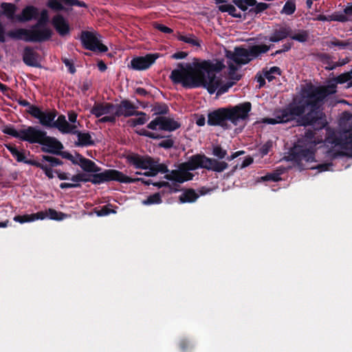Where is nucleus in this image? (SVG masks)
Returning a JSON list of instances; mask_svg holds the SVG:
<instances>
[{
    "label": "nucleus",
    "mask_w": 352,
    "mask_h": 352,
    "mask_svg": "<svg viewBox=\"0 0 352 352\" xmlns=\"http://www.w3.org/2000/svg\"><path fill=\"white\" fill-rule=\"evenodd\" d=\"M323 104L316 86L310 84L302 89L300 98H294L292 102L275 113L280 124L295 120L298 126H312L319 131L328 124L327 116L320 109Z\"/></svg>",
    "instance_id": "nucleus-1"
},
{
    "label": "nucleus",
    "mask_w": 352,
    "mask_h": 352,
    "mask_svg": "<svg viewBox=\"0 0 352 352\" xmlns=\"http://www.w3.org/2000/svg\"><path fill=\"white\" fill-rule=\"evenodd\" d=\"M221 69L209 60L196 63L195 67L190 63H179L177 67L171 72L170 79L173 84H182L187 89L203 87L212 94L222 82L221 78L214 73Z\"/></svg>",
    "instance_id": "nucleus-2"
},
{
    "label": "nucleus",
    "mask_w": 352,
    "mask_h": 352,
    "mask_svg": "<svg viewBox=\"0 0 352 352\" xmlns=\"http://www.w3.org/2000/svg\"><path fill=\"white\" fill-rule=\"evenodd\" d=\"M251 109L252 104L250 102L219 108L208 113L207 123L210 126H219L223 129H229L230 124L228 121L236 126L240 120H245L248 118Z\"/></svg>",
    "instance_id": "nucleus-3"
},
{
    "label": "nucleus",
    "mask_w": 352,
    "mask_h": 352,
    "mask_svg": "<svg viewBox=\"0 0 352 352\" xmlns=\"http://www.w3.org/2000/svg\"><path fill=\"white\" fill-rule=\"evenodd\" d=\"M49 22L48 11L42 10L40 17L31 29L17 28L8 31L6 34L16 41L23 40L28 43H43L49 41L52 36L50 28L45 27Z\"/></svg>",
    "instance_id": "nucleus-4"
},
{
    "label": "nucleus",
    "mask_w": 352,
    "mask_h": 352,
    "mask_svg": "<svg viewBox=\"0 0 352 352\" xmlns=\"http://www.w3.org/2000/svg\"><path fill=\"white\" fill-rule=\"evenodd\" d=\"M228 164L225 161L210 158L204 154L192 155L189 160L180 164V169L184 170H195L198 168H205L217 173H222L228 168Z\"/></svg>",
    "instance_id": "nucleus-5"
},
{
    "label": "nucleus",
    "mask_w": 352,
    "mask_h": 352,
    "mask_svg": "<svg viewBox=\"0 0 352 352\" xmlns=\"http://www.w3.org/2000/svg\"><path fill=\"white\" fill-rule=\"evenodd\" d=\"M4 134L9 135L17 138L21 141L27 142L30 144H38L45 135L46 131L36 126L22 125L20 130L15 129L13 125H6L2 129Z\"/></svg>",
    "instance_id": "nucleus-6"
},
{
    "label": "nucleus",
    "mask_w": 352,
    "mask_h": 352,
    "mask_svg": "<svg viewBox=\"0 0 352 352\" xmlns=\"http://www.w3.org/2000/svg\"><path fill=\"white\" fill-rule=\"evenodd\" d=\"M90 182L93 184H100L111 181L123 184H132L141 181L146 185L151 184V180L144 181L142 178H132L116 169H106L101 173H94V174L90 177Z\"/></svg>",
    "instance_id": "nucleus-7"
},
{
    "label": "nucleus",
    "mask_w": 352,
    "mask_h": 352,
    "mask_svg": "<svg viewBox=\"0 0 352 352\" xmlns=\"http://www.w3.org/2000/svg\"><path fill=\"white\" fill-rule=\"evenodd\" d=\"M346 82L347 88L352 87V69L346 72L342 73L336 77L330 78L327 83L323 85L316 86L317 94L320 95L324 102L326 99L338 91V85Z\"/></svg>",
    "instance_id": "nucleus-8"
},
{
    "label": "nucleus",
    "mask_w": 352,
    "mask_h": 352,
    "mask_svg": "<svg viewBox=\"0 0 352 352\" xmlns=\"http://www.w3.org/2000/svg\"><path fill=\"white\" fill-rule=\"evenodd\" d=\"M80 40L82 47L86 50L100 53L108 51V47L102 43L98 37V34L93 32L82 31Z\"/></svg>",
    "instance_id": "nucleus-9"
},
{
    "label": "nucleus",
    "mask_w": 352,
    "mask_h": 352,
    "mask_svg": "<svg viewBox=\"0 0 352 352\" xmlns=\"http://www.w3.org/2000/svg\"><path fill=\"white\" fill-rule=\"evenodd\" d=\"M180 127V122L166 116H157L147 124V128L149 129L168 132L174 131Z\"/></svg>",
    "instance_id": "nucleus-10"
},
{
    "label": "nucleus",
    "mask_w": 352,
    "mask_h": 352,
    "mask_svg": "<svg viewBox=\"0 0 352 352\" xmlns=\"http://www.w3.org/2000/svg\"><path fill=\"white\" fill-rule=\"evenodd\" d=\"M314 151L310 148H304L302 146L296 145L289 151L288 160L292 161L300 165L302 160L307 162L314 161Z\"/></svg>",
    "instance_id": "nucleus-11"
},
{
    "label": "nucleus",
    "mask_w": 352,
    "mask_h": 352,
    "mask_svg": "<svg viewBox=\"0 0 352 352\" xmlns=\"http://www.w3.org/2000/svg\"><path fill=\"white\" fill-rule=\"evenodd\" d=\"M344 115H346L348 118L343 128V137L335 138L332 143L340 145L344 149H352V115L348 112H344Z\"/></svg>",
    "instance_id": "nucleus-12"
},
{
    "label": "nucleus",
    "mask_w": 352,
    "mask_h": 352,
    "mask_svg": "<svg viewBox=\"0 0 352 352\" xmlns=\"http://www.w3.org/2000/svg\"><path fill=\"white\" fill-rule=\"evenodd\" d=\"M27 112L38 119L41 125L49 128H52L54 119L57 116L56 110L43 111L38 107H32L30 110H27Z\"/></svg>",
    "instance_id": "nucleus-13"
},
{
    "label": "nucleus",
    "mask_w": 352,
    "mask_h": 352,
    "mask_svg": "<svg viewBox=\"0 0 352 352\" xmlns=\"http://www.w3.org/2000/svg\"><path fill=\"white\" fill-rule=\"evenodd\" d=\"M226 57L238 65H246L251 61L248 48L236 47L234 51H226Z\"/></svg>",
    "instance_id": "nucleus-14"
},
{
    "label": "nucleus",
    "mask_w": 352,
    "mask_h": 352,
    "mask_svg": "<svg viewBox=\"0 0 352 352\" xmlns=\"http://www.w3.org/2000/svg\"><path fill=\"white\" fill-rule=\"evenodd\" d=\"M41 145V151L43 153L56 155L60 150L64 148L63 144L56 138L49 136L45 133L41 141L39 143Z\"/></svg>",
    "instance_id": "nucleus-15"
},
{
    "label": "nucleus",
    "mask_w": 352,
    "mask_h": 352,
    "mask_svg": "<svg viewBox=\"0 0 352 352\" xmlns=\"http://www.w3.org/2000/svg\"><path fill=\"white\" fill-rule=\"evenodd\" d=\"M136 109L137 107L132 104L131 101L122 100L120 104L115 105L116 116L128 118L133 116L145 115L144 112L136 111Z\"/></svg>",
    "instance_id": "nucleus-16"
},
{
    "label": "nucleus",
    "mask_w": 352,
    "mask_h": 352,
    "mask_svg": "<svg viewBox=\"0 0 352 352\" xmlns=\"http://www.w3.org/2000/svg\"><path fill=\"white\" fill-rule=\"evenodd\" d=\"M159 57L158 54H148L144 56H137L131 60V67L134 70L148 69Z\"/></svg>",
    "instance_id": "nucleus-17"
},
{
    "label": "nucleus",
    "mask_w": 352,
    "mask_h": 352,
    "mask_svg": "<svg viewBox=\"0 0 352 352\" xmlns=\"http://www.w3.org/2000/svg\"><path fill=\"white\" fill-rule=\"evenodd\" d=\"M129 164L136 168L146 170L153 163V158L149 155H140L138 153H131L126 157Z\"/></svg>",
    "instance_id": "nucleus-18"
},
{
    "label": "nucleus",
    "mask_w": 352,
    "mask_h": 352,
    "mask_svg": "<svg viewBox=\"0 0 352 352\" xmlns=\"http://www.w3.org/2000/svg\"><path fill=\"white\" fill-rule=\"evenodd\" d=\"M61 3L69 6L87 8V5L84 1L79 0H48L47 6L55 11L66 10Z\"/></svg>",
    "instance_id": "nucleus-19"
},
{
    "label": "nucleus",
    "mask_w": 352,
    "mask_h": 352,
    "mask_svg": "<svg viewBox=\"0 0 352 352\" xmlns=\"http://www.w3.org/2000/svg\"><path fill=\"white\" fill-rule=\"evenodd\" d=\"M52 23L60 36H65L70 33V27L63 15L58 14L52 20Z\"/></svg>",
    "instance_id": "nucleus-20"
},
{
    "label": "nucleus",
    "mask_w": 352,
    "mask_h": 352,
    "mask_svg": "<svg viewBox=\"0 0 352 352\" xmlns=\"http://www.w3.org/2000/svg\"><path fill=\"white\" fill-rule=\"evenodd\" d=\"M39 55L36 52L32 47L26 46L23 52V63L30 67H40L41 65L38 63Z\"/></svg>",
    "instance_id": "nucleus-21"
},
{
    "label": "nucleus",
    "mask_w": 352,
    "mask_h": 352,
    "mask_svg": "<svg viewBox=\"0 0 352 352\" xmlns=\"http://www.w3.org/2000/svg\"><path fill=\"white\" fill-rule=\"evenodd\" d=\"M77 164L81 168L88 173H98L100 172L102 168L97 166L96 164L92 160L83 157L81 154L76 153Z\"/></svg>",
    "instance_id": "nucleus-22"
},
{
    "label": "nucleus",
    "mask_w": 352,
    "mask_h": 352,
    "mask_svg": "<svg viewBox=\"0 0 352 352\" xmlns=\"http://www.w3.org/2000/svg\"><path fill=\"white\" fill-rule=\"evenodd\" d=\"M292 30L289 26H280L279 28L274 29L269 36L268 40L272 43H278L283 39L289 37Z\"/></svg>",
    "instance_id": "nucleus-23"
},
{
    "label": "nucleus",
    "mask_w": 352,
    "mask_h": 352,
    "mask_svg": "<svg viewBox=\"0 0 352 352\" xmlns=\"http://www.w3.org/2000/svg\"><path fill=\"white\" fill-rule=\"evenodd\" d=\"M115 111V104L109 102L96 103L91 109V113L96 118L111 113Z\"/></svg>",
    "instance_id": "nucleus-24"
},
{
    "label": "nucleus",
    "mask_w": 352,
    "mask_h": 352,
    "mask_svg": "<svg viewBox=\"0 0 352 352\" xmlns=\"http://www.w3.org/2000/svg\"><path fill=\"white\" fill-rule=\"evenodd\" d=\"M38 15V10L33 6L25 7L20 15L16 16V19L20 22H26L36 19Z\"/></svg>",
    "instance_id": "nucleus-25"
},
{
    "label": "nucleus",
    "mask_w": 352,
    "mask_h": 352,
    "mask_svg": "<svg viewBox=\"0 0 352 352\" xmlns=\"http://www.w3.org/2000/svg\"><path fill=\"white\" fill-rule=\"evenodd\" d=\"M266 44L254 45L249 46L248 50L251 57V60L260 58L263 54L267 52Z\"/></svg>",
    "instance_id": "nucleus-26"
},
{
    "label": "nucleus",
    "mask_w": 352,
    "mask_h": 352,
    "mask_svg": "<svg viewBox=\"0 0 352 352\" xmlns=\"http://www.w3.org/2000/svg\"><path fill=\"white\" fill-rule=\"evenodd\" d=\"M1 8L3 11L0 12V15L3 14L10 20L16 19L15 12L17 8L14 4L3 2L1 3Z\"/></svg>",
    "instance_id": "nucleus-27"
},
{
    "label": "nucleus",
    "mask_w": 352,
    "mask_h": 352,
    "mask_svg": "<svg viewBox=\"0 0 352 352\" xmlns=\"http://www.w3.org/2000/svg\"><path fill=\"white\" fill-rule=\"evenodd\" d=\"M78 142H75V145L77 146H93L95 144L94 141L92 140V138L89 132L78 133Z\"/></svg>",
    "instance_id": "nucleus-28"
},
{
    "label": "nucleus",
    "mask_w": 352,
    "mask_h": 352,
    "mask_svg": "<svg viewBox=\"0 0 352 352\" xmlns=\"http://www.w3.org/2000/svg\"><path fill=\"white\" fill-rule=\"evenodd\" d=\"M199 197L195 190L188 188L179 196V201L182 203H192L195 201Z\"/></svg>",
    "instance_id": "nucleus-29"
},
{
    "label": "nucleus",
    "mask_w": 352,
    "mask_h": 352,
    "mask_svg": "<svg viewBox=\"0 0 352 352\" xmlns=\"http://www.w3.org/2000/svg\"><path fill=\"white\" fill-rule=\"evenodd\" d=\"M327 46L329 47H338L339 50H350L352 47V40L348 39L346 41H340L337 38L327 43Z\"/></svg>",
    "instance_id": "nucleus-30"
},
{
    "label": "nucleus",
    "mask_w": 352,
    "mask_h": 352,
    "mask_svg": "<svg viewBox=\"0 0 352 352\" xmlns=\"http://www.w3.org/2000/svg\"><path fill=\"white\" fill-rule=\"evenodd\" d=\"M52 127L56 128L60 132L65 134V131L69 126V122L66 120L64 115H60L56 121H54Z\"/></svg>",
    "instance_id": "nucleus-31"
},
{
    "label": "nucleus",
    "mask_w": 352,
    "mask_h": 352,
    "mask_svg": "<svg viewBox=\"0 0 352 352\" xmlns=\"http://www.w3.org/2000/svg\"><path fill=\"white\" fill-rule=\"evenodd\" d=\"M182 173L181 169L179 170H173L169 174H166L164 175V178L167 180L173 181L177 183H184L185 182V179L182 178Z\"/></svg>",
    "instance_id": "nucleus-32"
},
{
    "label": "nucleus",
    "mask_w": 352,
    "mask_h": 352,
    "mask_svg": "<svg viewBox=\"0 0 352 352\" xmlns=\"http://www.w3.org/2000/svg\"><path fill=\"white\" fill-rule=\"evenodd\" d=\"M162 202V199L160 192H155L151 195H149L146 199L142 201V204L145 206L160 204Z\"/></svg>",
    "instance_id": "nucleus-33"
},
{
    "label": "nucleus",
    "mask_w": 352,
    "mask_h": 352,
    "mask_svg": "<svg viewBox=\"0 0 352 352\" xmlns=\"http://www.w3.org/2000/svg\"><path fill=\"white\" fill-rule=\"evenodd\" d=\"M137 133L140 135L145 136V137L153 139V140H160V139H162L164 138H170L171 136V135H168V136L162 135L157 133L148 131L144 129H142Z\"/></svg>",
    "instance_id": "nucleus-34"
},
{
    "label": "nucleus",
    "mask_w": 352,
    "mask_h": 352,
    "mask_svg": "<svg viewBox=\"0 0 352 352\" xmlns=\"http://www.w3.org/2000/svg\"><path fill=\"white\" fill-rule=\"evenodd\" d=\"M289 38H291L292 40L297 41L300 43H305L307 41L309 38V32L307 30H300L298 33L292 34V33H290Z\"/></svg>",
    "instance_id": "nucleus-35"
},
{
    "label": "nucleus",
    "mask_w": 352,
    "mask_h": 352,
    "mask_svg": "<svg viewBox=\"0 0 352 352\" xmlns=\"http://www.w3.org/2000/svg\"><path fill=\"white\" fill-rule=\"evenodd\" d=\"M212 154L217 158V160H223L227 156V151L220 145H214L212 148Z\"/></svg>",
    "instance_id": "nucleus-36"
},
{
    "label": "nucleus",
    "mask_w": 352,
    "mask_h": 352,
    "mask_svg": "<svg viewBox=\"0 0 352 352\" xmlns=\"http://www.w3.org/2000/svg\"><path fill=\"white\" fill-rule=\"evenodd\" d=\"M47 217H49L50 219L56 220V221H60L64 219L67 214L62 212H58L54 209L49 208L47 210Z\"/></svg>",
    "instance_id": "nucleus-37"
},
{
    "label": "nucleus",
    "mask_w": 352,
    "mask_h": 352,
    "mask_svg": "<svg viewBox=\"0 0 352 352\" xmlns=\"http://www.w3.org/2000/svg\"><path fill=\"white\" fill-rule=\"evenodd\" d=\"M153 111L156 115H166L169 112V108L165 103L157 102L155 104Z\"/></svg>",
    "instance_id": "nucleus-38"
},
{
    "label": "nucleus",
    "mask_w": 352,
    "mask_h": 352,
    "mask_svg": "<svg viewBox=\"0 0 352 352\" xmlns=\"http://www.w3.org/2000/svg\"><path fill=\"white\" fill-rule=\"evenodd\" d=\"M264 76L268 80V81H272L274 79L273 74L280 76L281 74V70L278 67L274 66L269 70L263 71Z\"/></svg>",
    "instance_id": "nucleus-39"
},
{
    "label": "nucleus",
    "mask_w": 352,
    "mask_h": 352,
    "mask_svg": "<svg viewBox=\"0 0 352 352\" xmlns=\"http://www.w3.org/2000/svg\"><path fill=\"white\" fill-rule=\"evenodd\" d=\"M270 5L266 3L260 2L254 4L252 8L249 10V13H254L256 14H260L267 10L269 8Z\"/></svg>",
    "instance_id": "nucleus-40"
},
{
    "label": "nucleus",
    "mask_w": 352,
    "mask_h": 352,
    "mask_svg": "<svg viewBox=\"0 0 352 352\" xmlns=\"http://www.w3.org/2000/svg\"><path fill=\"white\" fill-rule=\"evenodd\" d=\"M42 161L49 162L50 166L52 168L63 165V161H61L60 159L50 155H43Z\"/></svg>",
    "instance_id": "nucleus-41"
},
{
    "label": "nucleus",
    "mask_w": 352,
    "mask_h": 352,
    "mask_svg": "<svg viewBox=\"0 0 352 352\" xmlns=\"http://www.w3.org/2000/svg\"><path fill=\"white\" fill-rule=\"evenodd\" d=\"M140 116L137 118L130 119L128 120V124L131 127H135L137 125H142L145 124L148 120L146 118V114L145 115H140Z\"/></svg>",
    "instance_id": "nucleus-42"
},
{
    "label": "nucleus",
    "mask_w": 352,
    "mask_h": 352,
    "mask_svg": "<svg viewBox=\"0 0 352 352\" xmlns=\"http://www.w3.org/2000/svg\"><path fill=\"white\" fill-rule=\"evenodd\" d=\"M178 40L190 44L193 46H200L199 41L197 38H195L194 36H187L184 35H179L178 36Z\"/></svg>",
    "instance_id": "nucleus-43"
},
{
    "label": "nucleus",
    "mask_w": 352,
    "mask_h": 352,
    "mask_svg": "<svg viewBox=\"0 0 352 352\" xmlns=\"http://www.w3.org/2000/svg\"><path fill=\"white\" fill-rule=\"evenodd\" d=\"M295 10H296L295 3L292 1H287L285 3L281 12L285 13L287 15H291L294 13Z\"/></svg>",
    "instance_id": "nucleus-44"
},
{
    "label": "nucleus",
    "mask_w": 352,
    "mask_h": 352,
    "mask_svg": "<svg viewBox=\"0 0 352 352\" xmlns=\"http://www.w3.org/2000/svg\"><path fill=\"white\" fill-rule=\"evenodd\" d=\"M70 179L75 182L74 184H79L78 182H90V176L87 175L85 173H80L73 175Z\"/></svg>",
    "instance_id": "nucleus-45"
},
{
    "label": "nucleus",
    "mask_w": 352,
    "mask_h": 352,
    "mask_svg": "<svg viewBox=\"0 0 352 352\" xmlns=\"http://www.w3.org/2000/svg\"><path fill=\"white\" fill-rule=\"evenodd\" d=\"M153 165L154 166L155 168L154 170L157 173V174L159 173H167L169 172L167 166L165 164H160L159 160L156 161L153 159Z\"/></svg>",
    "instance_id": "nucleus-46"
},
{
    "label": "nucleus",
    "mask_w": 352,
    "mask_h": 352,
    "mask_svg": "<svg viewBox=\"0 0 352 352\" xmlns=\"http://www.w3.org/2000/svg\"><path fill=\"white\" fill-rule=\"evenodd\" d=\"M282 173H271L265 175L261 177V179L263 182L272 181L278 182L281 179L280 175Z\"/></svg>",
    "instance_id": "nucleus-47"
},
{
    "label": "nucleus",
    "mask_w": 352,
    "mask_h": 352,
    "mask_svg": "<svg viewBox=\"0 0 352 352\" xmlns=\"http://www.w3.org/2000/svg\"><path fill=\"white\" fill-rule=\"evenodd\" d=\"M56 155H60L63 158L67 159L72 162L73 164L76 165L77 164V158L76 155L74 157L70 153L67 151H62V150H60L58 154Z\"/></svg>",
    "instance_id": "nucleus-48"
},
{
    "label": "nucleus",
    "mask_w": 352,
    "mask_h": 352,
    "mask_svg": "<svg viewBox=\"0 0 352 352\" xmlns=\"http://www.w3.org/2000/svg\"><path fill=\"white\" fill-rule=\"evenodd\" d=\"M96 213L98 217H102L108 215L111 213H116V211L113 209H111L109 206L107 205L103 206L100 210H96Z\"/></svg>",
    "instance_id": "nucleus-49"
},
{
    "label": "nucleus",
    "mask_w": 352,
    "mask_h": 352,
    "mask_svg": "<svg viewBox=\"0 0 352 352\" xmlns=\"http://www.w3.org/2000/svg\"><path fill=\"white\" fill-rule=\"evenodd\" d=\"M331 16V21H339V22H346L348 21V17L344 13H340V12H335Z\"/></svg>",
    "instance_id": "nucleus-50"
},
{
    "label": "nucleus",
    "mask_w": 352,
    "mask_h": 352,
    "mask_svg": "<svg viewBox=\"0 0 352 352\" xmlns=\"http://www.w3.org/2000/svg\"><path fill=\"white\" fill-rule=\"evenodd\" d=\"M234 85V82H227L226 84L221 85V84L220 85V86L219 87V88L217 89V96H220V95H222L225 93H226L229 89L230 87H232Z\"/></svg>",
    "instance_id": "nucleus-51"
},
{
    "label": "nucleus",
    "mask_w": 352,
    "mask_h": 352,
    "mask_svg": "<svg viewBox=\"0 0 352 352\" xmlns=\"http://www.w3.org/2000/svg\"><path fill=\"white\" fill-rule=\"evenodd\" d=\"M256 3V0H243L242 3L238 5V8L243 11H246L249 6L252 7Z\"/></svg>",
    "instance_id": "nucleus-52"
},
{
    "label": "nucleus",
    "mask_w": 352,
    "mask_h": 352,
    "mask_svg": "<svg viewBox=\"0 0 352 352\" xmlns=\"http://www.w3.org/2000/svg\"><path fill=\"white\" fill-rule=\"evenodd\" d=\"M13 219L14 221L19 222L20 223L32 221L31 214L16 215L14 217Z\"/></svg>",
    "instance_id": "nucleus-53"
},
{
    "label": "nucleus",
    "mask_w": 352,
    "mask_h": 352,
    "mask_svg": "<svg viewBox=\"0 0 352 352\" xmlns=\"http://www.w3.org/2000/svg\"><path fill=\"white\" fill-rule=\"evenodd\" d=\"M174 146V140L170 138L161 141L158 144V146L160 148H164L165 149H169L173 147Z\"/></svg>",
    "instance_id": "nucleus-54"
},
{
    "label": "nucleus",
    "mask_w": 352,
    "mask_h": 352,
    "mask_svg": "<svg viewBox=\"0 0 352 352\" xmlns=\"http://www.w3.org/2000/svg\"><path fill=\"white\" fill-rule=\"evenodd\" d=\"M153 26L156 30H157L163 33L171 34L173 32V30L171 28H170L163 24H161V23H155Z\"/></svg>",
    "instance_id": "nucleus-55"
},
{
    "label": "nucleus",
    "mask_w": 352,
    "mask_h": 352,
    "mask_svg": "<svg viewBox=\"0 0 352 352\" xmlns=\"http://www.w3.org/2000/svg\"><path fill=\"white\" fill-rule=\"evenodd\" d=\"M41 170H43L45 175L49 178V179H52L54 178V174L53 173H54V170H53L52 168L46 165V164H43L41 167L40 168Z\"/></svg>",
    "instance_id": "nucleus-56"
},
{
    "label": "nucleus",
    "mask_w": 352,
    "mask_h": 352,
    "mask_svg": "<svg viewBox=\"0 0 352 352\" xmlns=\"http://www.w3.org/2000/svg\"><path fill=\"white\" fill-rule=\"evenodd\" d=\"M31 215H32V221L38 220V219L43 220L46 217H47V210L39 211L36 213L31 214Z\"/></svg>",
    "instance_id": "nucleus-57"
},
{
    "label": "nucleus",
    "mask_w": 352,
    "mask_h": 352,
    "mask_svg": "<svg viewBox=\"0 0 352 352\" xmlns=\"http://www.w3.org/2000/svg\"><path fill=\"white\" fill-rule=\"evenodd\" d=\"M118 116H116V111H114V113L111 116H106L100 119H99V122L101 123H105V122H111V123H115L116 121V118Z\"/></svg>",
    "instance_id": "nucleus-58"
},
{
    "label": "nucleus",
    "mask_w": 352,
    "mask_h": 352,
    "mask_svg": "<svg viewBox=\"0 0 352 352\" xmlns=\"http://www.w3.org/2000/svg\"><path fill=\"white\" fill-rule=\"evenodd\" d=\"M272 146V144L271 142H267L265 144H264L260 148V153L262 155V156L267 155Z\"/></svg>",
    "instance_id": "nucleus-59"
},
{
    "label": "nucleus",
    "mask_w": 352,
    "mask_h": 352,
    "mask_svg": "<svg viewBox=\"0 0 352 352\" xmlns=\"http://www.w3.org/2000/svg\"><path fill=\"white\" fill-rule=\"evenodd\" d=\"M63 63L65 64V65L68 67V70L71 74H74L76 72V68L74 66V64L72 60L67 59V58H63Z\"/></svg>",
    "instance_id": "nucleus-60"
},
{
    "label": "nucleus",
    "mask_w": 352,
    "mask_h": 352,
    "mask_svg": "<svg viewBox=\"0 0 352 352\" xmlns=\"http://www.w3.org/2000/svg\"><path fill=\"white\" fill-rule=\"evenodd\" d=\"M76 128H77L76 125L71 124L69 123V126H67L66 130L65 131V134L71 133V134L78 135V133H80V131L76 130Z\"/></svg>",
    "instance_id": "nucleus-61"
},
{
    "label": "nucleus",
    "mask_w": 352,
    "mask_h": 352,
    "mask_svg": "<svg viewBox=\"0 0 352 352\" xmlns=\"http://www.w3.org/2000/svg\"><path fill=\"white\" fill-rule=\"evenodd\" d=\"M179 346L182 351H185L190 347V343L187 339H182L180 340Z\"/></svg>",
    "instance_id": "nucleus-62"
},
{
    "label": "nucleus",
    "mask_w": 352,
    "mask_h": 352,
    "mask_svg": "<svg viewBox=\"0 0 352 352\" xmlns=\"http://www.w3.org/2000/svg\"><path fill=\"white\" fill-rule=\"evenodd\" d=\"M228 13L233 17L241 18V14L240 12H237L236 8L233 5H230Z\"/></svg>",
    "instance_id": "nucleus-63"
},
{
    "label": "nucleus",
    "mask_w": 352,
    "mask_h": 352,
    "mask_svg": "<svg viewBox=\"0 0 352 352\" xmlns=\"http://www.w3.org/2000/svg\"><path fill=\"white\" fill-rule=\"evenodd\" d=\"M18 162H23L25 160L24 152L18 151L14 155H12Z\"/></svg>",
    "instance_id": "nucleus-64"
}]
</instances>
